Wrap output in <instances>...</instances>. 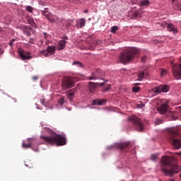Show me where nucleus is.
I'll return each mask as SVG.
<instances>
[{"instance_id":"obj_23","label":"nucleus","mask_w":181,"mask_h":181,"mask_svg":"<svg viewBox=\"0 0 181 181\" xmlns=\"http://www.w3.org/2000/svg\"><path fill=\"white\" fill-rule=\"evenodd\" d=\"M107 110L110 111V112H119L118 107H107Z\"/></svg>"},{"instance_id":"obj_33","label":"nucleus","mask_w":181,"mask_h":181,"mask_svg":"<svg viewBox=\"0 0 181 181\" xmlns=\"http://www.w3.org/2000/svg\"><path fill=\"white\" fill-rule=\"evenodd\" d=\"M156 124L157 125H159V124H163V120H162V119H157L156 120Z\"/></svg>"},{"instance_id":"obj_32","label":"nucleus","mask_w":181,"mask_h":181,"mask_svg":"<svg viewBox=\"0 0 181 181\" xmlns=\"http://www.w3.org/2000/svg\"><path fill=\"white\" fill-rule=\"evenodd\" d=\"M20 29H22L23 33H26L28 31V27L26 25H24L23 27H20Z\"/></svg>"},{"instance_id":"obj_4","label":"nucleus","mask_w":181,"mask_h":181,"mask_svg":"<svg viewBox=\"0 0 181 181\" xmlns=\"http://www.w3.org/2000/svg\"><path fill=\"white\" fill-rule=\"evenodd\" d=\"M128 120L134 124L137 131L140 132L144 131V122L138 117L133 115L129 117Z\"/></svg>"},{"instance_id":"obj_29","label":"nucleus","mask_w":181,"mask_h":181,"mask_svg":"<svg viewBox=\"0 0 181 181\" xmlns=\"http://www.w3.org/2000/svg\"><path fill=\"white\" fill-rule=\"evenodd\" d=\"M73 64L77 66L78 67H83V64L80 62H74Z\"/></svg>"},{"instance_id":"obj_17","label":"nucleus","mask_w":181,"mask_h":181,"mask_svg":"<svg viewBox=\"0 0 181 181\" xmlns=\"http://www.w3.org/2000/svg\"><path fill=\"white\" fill-rule=\"evenodd\" d=\"M151 4V1L149 0H141L139 2V6L142 8V6H148Z\"/></svg>"},{"instance_id":"obj_22","label":"nucleus","mask_w":181,"mask_h":181,"mask_svg":"<svg viewBox=\"0 0 181 181\" xmlns=\"http://www.w3.org/2000/svg\"><path fill=\"white\" fill-rule=\"evenodd\" d=\"M144 77H145V72H140L138 74V81H142L144 80Z\"/></svg>"},{"instance_id":"obj_3","label":"nucleus","mask_w":181,"mask_h":181,"mask_svg":"<svg viewBox=\"0 0 181 181\" xmlns=\"http://www.w3.org/2000/svg\"><path fill=\"white\" fill-rule=\"evenodd\" d=\"M139 53V49L136 48H129L124 49L120 54L119 59L122 63L125 64V63H129L132 60L135 59L136 54Z\"/></svg>"},{"instance_id":"obj_12","label":"nucleus","mask_w":181,"mask_h":181,"mask_svg":"<svg viewBox=\"0 0 181 181\" xmlns=\"http://www.w3.org/2000/svg\"><path fill=\"white\" fill-rule=\"evenodd\" d=\"M107 103V100L105 99H96L93 100L92 102V105H104Z\"/></svg>"},{"instance_id":"obj_2","label":"nucleus","mask_w":181,"mask_h":181,"mask_svg":"<svg viewBox=\"0 0 181 181\" xmlns=\"http://www.w3.org/2000/svg\"><path fill=\"white\" fill-rule=\"evenodd\" d=\"M40 138L45 143L49 145H57V146H63L66 145V138L60 134L52 133L49 136L42 135Z\"/></svg>"},{"instance_id":"obj_43","label":"nucleus","mask_w":181,"mask_h":181,"mask_svg":"<svg viewBox=\"0 0 181 181\" xmlns=\"http://www.w3.org/2000/svg\"><path fill=\"white\" fill-rule=\"evenodd\" d=\"M25 33H26L27 36H30V33H29V31Z\"/></svg>"},{"instance_id":"obj_40","label":"nucleus","mask_w":181,"mask_h":181,"mask_svg":"<svg viewBox=\"0 0 181 181\" xmlns=\"http://www.w3.org/2000/svg\"><path fill=\"white\" fill-rule=\"evenodd\" d=\"M4 54V49H2V47L0 46V57Z\"/></svg>"},{"instance_id":"obj_48","label":"nucleus","mask_w":181,"mask_h":181,"mask_svg":"<svg viewBox=\"0 0 181 181\" xmlns=\"http://www.w3.org/2000/svg\"><path fill=\"white\" fill-rule=\"evenodd\" d=\"M1 32H2V29H1V28H0V33H1Z\"/></svg>"},{"instance_id":"obj_19","label":"nucleus","mask_w":181,"mask_h":181,"mask_svg":"<svg viewBox=\"0 0 181 181\" xmlns=\"http://www.w3.org/2000/svg\"><path fill=\"white\" fill-rule=\"evenodd\" d=\"M88 80H98V74L96 72H93L90 76L88 77Z\"/></svg>"},{"instance_id":"obj_27","label":"nucleus","mask_w":181,"mask_h":181,"mask_svg":"<svg viewBox=\"0 0 181 181\" xmlns=\"http://www.w3.org/2000/svg\"><path fill=\"white\" fill-rule=\"evenodd\" d=\"M40 103L42 105H45V107H46L47 105V103H46V98H41L40 99Z\"/></svg>"},{"instance_id":"obj_21","label":"nucleus","mask_w":181,"mask_h":181,"mask_svg":"<svg viewBox=\"0 0 181 181\" xmlns=\"http://www.w3.org/2000/svg\"><path fill=\"white\" fill-rule=\"evenodd\" d=\"M67 99L69 101H73V99L74 98V92H70L68 94H66Z\"/></svg>"},{"instance_id":"obj_5","label":"nucleus","mask_w":181,"mask_h":181,"mask_svg":"<svg viewBox=\"0 0 181 181\" xmlns=\"http://www.w3.org/2000/svg\"><path fill=\"white\" fill-rule=\"evenodd\" d=\"M161 105L157 107V111L160 114H166L170 112V107L169 106V100L165 99H160Z\"/></svg>"},{"instance_id":"obj_36","label":"nucleus","mask_w":181,"mask_h":181,"mask_svg":"<svg viewBox=\"0 0 181 181\" xmlns=\"http://www.w3.org/2000/svg\"><path fill=\"white\" fill-rule=\"evenodd\" d=\"M156 158H158V156H156V154L151 155V160H156Z\"/></svg>"},{"instance_id":"obj_16","label":"nucleus","mask_w":181,"mask_h":181,"mask_svg":"<svg viewBox=\"0 0 181 181\" xmlns=\"http://www.w3.org/2000/svg\"><path fill=\"white\" fill-rule=\"evenodd\" d=\"M58 50H63L66 47V40H62L58 42Z\"/></svg>"},{"instance_id":"obj_44","label":"nucleus","mask_w":181,"mask_h":181,"mask_svg":"<svg viewBox=\"0 0 181 181\" xmlns=\"http://www.w3.org/2000/svg\"><path fill=\"white\" fill-rule=\"evenodd\" d=\"M67 37H64V40H67Z\"/></svg>"},{"instance_id":"obj_13","label":"nucleus","mask_w":181,"mask_h":181,"mask_svg":"<svg viewBox=\"0 0 181 181\" xmlns=\"http://www.w3.org/2000/svg\"><path fill=\"white\" fill-rule=\"evenodd\" d=\"M167 29L169 32H173L174 33H177V28L175 26V25L170 23L167 26Z\"/></svg>"},{"instance_id":"obj_49","label":"nucleus","mask_w":181,"mask_h":181,"mask_svg":"<svg viewBox=\"0 0 181 181\" xmlns=\"http://www.w3.org/2000/svg\"><path fill=\"white\" fill-rule=\"evenodd\" d=\"M30 43H33V42H32V41H30Z\"/></svg>"},{"instance_id":"obj_1","label":"nucleus","mask_w":181,"mask_h":181,"mask_svg":"<svg viewBox=\"0 0 181 181\" xmlns=\"http://www.w3.org/2000/svg\"><path fill=\"white\" fill-rule=\"evenodd\" d=\"M175 158L170 156H163L161 159L160 170L165 176L172 177L173 175L181 171V167L173 164Z\"/></svg>"},{"instance_id":"obj_25","label":"nucleus","mask_w":181,"mask_h":181,"mask_svg":"<svg viewBox=\"0 0 181 181\" xmlns=\"http://www.w3.org/2000/svg\"><path fill=\"white\" fill-rule=\"evenodd\" d=\"M111 88V85H107L105 87H103L102 89L103 93H108Z\"/></svg>"},{"instance_id":"obj_20","label":"nucleus","mask_w":181,"mask_h":181,"mask_svg":"<svg viewBox=\"0 0 181 181\" xmlns=\"http://www.w3.org/2000/svg\"><path fill=\"white\" fill-rule=\"evenodd\" d=\"M28 144L25 143L22 144L23 148H24L25 149H28V148H30L32 146V139H28Z\"/></svg>"},{"instance_id":"obj_11","label":"nucleus","mask_w":181,"mask_h":181,"mask_svg":"<svg viewBox=\"0 0 181 181\" xmlns=\"http://www.w3.org/2000/svg\"><path fill=\"white\" fill-rule=\"evenodd\" d=\"M171 141L173 143V145L175 149H180L181 148V141L177 139H174L175 135H176V132L171 133Z\"/></svg>"},{"instance_id":"obj_42","label":"nucleus","mask_w":181,"mask_h":181,"mask_svg":"<svg viewBox=\"0 0 181 181\" xmlns=\"http://www.w3.org/2000/svg\"><path fill=\"white\" fill-rule=\"evenodd\" d=\"M67 24H66V26H70V23H71V21H67Z\"/></svg>"},{"instance_id":"obj_18","label":"nucleus","mask_w":181,"mask_h":181,"mask_svg":"<svg viewBox=\"0 0 181 181\" xmlns=\"http://www.w3.org/2000/svg\"><path fill=\"white\" fill-rule=\"evenodd\" d=\"M47 50L48 52V54H50V56H52V54H54V52H56V47L48 46Z\"/></svg>"},{"instance_id":"obj_34","label":"nucleus","mask_w":181,"mask_h":181,"mask_svg":"<svg viewBox=\"0 0 181 181\" xmlns=\"http://www.w3.org/2000/svg\"><path fill=\"white\" fill-rule=\"evenodd\" d=\"M170 117L171 118V121H176V119H177V117H176L175 115H170Z\"/></svg>"},{"instance_id":"obj_30","label":"nucleus","mask_w":181,"mask_h":181,"mask_svg":"<svg viewBox=\"0 0 181 181\" xmlns=\"http://www.w3.org/2000/svg\"><path fill=\"white\" fill-rule=\"evenodd\" d=\"M26 11H28V12H30V13H32V12L33 11V8L30 6H27L25 7Z\"/></svg>"},{"instance_id":"obj_15","label":"nucleus","mask_w":181,"mask_h":181,"mask_svg":"<svg viewBox=\"0 0 181 181\" xmlns=\"http://www.w3.org/2000/svg\"><path fill=\"white\" fill-rule=\"evenodd\" d=\"M118 148L121 149V151H124V149H128L129 148V143H121L118 144Z\"/></svg>"},{"instance_id":"obj_41","label":"nucleus","mask_w":181,"mask_h":181,"mask_svg":"<svg viewBox=\"0 0 181 181\" xmlns=\"http://www.w3.org/2000/svg\"><path fill=\"white\" fill-rule=\"evenodd\" d=\"M37 78H39V76H33V80H34V81L37 80Z\"/></svg>"},{"instance_id":"obj_47","label":"nucleus","mask_w":181,"mask_h":181,"mask_svg":"<svg viewBox=\"0 0 181 181\" xmlns=\"http://www.w3.org/2000/svg\"><path fill=\"white\" fill-rule=\"evenodd\" d=\"M141 83H135L136 86H139Z\"/></svg>"},{"instance_id":"obj_26","label":"nucleus","mask_w":181,"mask_h":181,"mask_svg":"<svg viewBox=\"0 0 181 181\" xmlns=\"http://www.w3.org/2000/svg\"><path fill=\"white\" fill-rule=\"evenodd\" d=\"M64 103H66V99L64 98H62L58 100V103L59 104V105H64Z\"/></svg>"},{"instance_id":"obj_28","label":"nucleus","mask_w":181,"mask_h":181,"mask_svg":"<svg viewBox=\"0 0 181 181\" xmlns=\"http://www.w3.org/2000/svg\"><path fill=\"white\" fill-rule=\"evenodd\" d=\"M140 90H141V88L138 86H134L132 88L133 93H138V91H139Z\"/></svg>"},{"instance_id":"obj_7","label":"nucleus","mask_w":181,"mask_h":181,"mask_svg":"<svg viewBox=\"0 0 181 181\" xmlns=\"http://www.w3.org/2000/svg\"><path fill=\"white\" fill-rule=\"evenodd\" d=\"M75 83L76 78L65 77L62 81V87L64 88H71V87H74Z\"/></svg>"},{"instance_id":"obj_31","label":"nucleus","mask_w":181,"mask_h":181,"mask_svg":"<svg viewBox=\"0 0 181 181\" xmlns=\"http://www.w3.org/2000/svg\"><path fill=\"white\" fill-rule=\"evenodd\" d=\"M118 30V27L117 26H113L111 28V32L112 33H115Z\"/></svg>"},{"instance_id":"obj_10","label":"nucleus","mask_w":181,"mask_h":181,"mask_svg":"<svg viewBox=\"0 0 181 181\" xmlns=\"http://www.w3.org/2000/svg\"><path fill=\"white\" fill-rule=\"evenodd\" d=\"M169 86L160 85L154 88L155 94H159L160 93H168L169 91Z\"/></svg>"},{"instance_id":"obj_37","label":"nucleus","mask_w":181,"mask_h":181,"mask_svg":"<svg viewBox=\"0 0 181 181\" xmlns=\"http://www.w3.org/2000/svg\"><path fill=\"white\" fill-rule=\"evenodd\" d=\"M16 41L15 39H12L10 42H9V45L11 46V47H12V46H13V43Z\"/></svg>"},{"instance_id":"obj_39","label":"nucleus","mask_w":181,"mask_h":181,"mask_svg":"<svg viewBox=\"0 0 181 181\" xmlns=\"http://www.w3.org/2000/svg\"><path fill=\"white\" fill-rule=\"evenodd\" d=\"M141 62H142L143 63H145V62H146V56H144V57H143L141 58Z\"/></svg>"},{"instance_id":"obj_45","label":"nucleus","mask_w":181,"mask_h":181,"mask_svg":"<svg viewBox=\"0 0 181 181\" xmlns=\"http://www.w3.org/2000/svg\"><path fill=\"white\" fill-rule=\"evenodd\" d=\"M88 12V10H85V11H84V13H87Z\"/></svg>"},{"instance_id":"obj_14","label":"nucleus","mask_w":181,"mask_h":181,"mask_svg":"<svg viewBox=\"0 0 181 181\" xmlns=\"http://www.w3.org/2000/svg\"><path fill=\"white\" fill-rule=\"evenodd\" d=\"M86 26V20L84 18H81L79 21H77L76 27L80 29Z\"/></svg>"},{"instance_id":"obj_35","label":"nucleus","mask_w":181,"mask_h":181,"mask_svg":"<svg viewBox=\"0 0 181 181\" xmlns=\"http://www.w3.org/2000/svg\"><path fill=\"white\" fill-rule=\"evenodd\" d=\"M136 106L138 107V108H144V107H145V105L141 103L137 104Z\"/></svg>"},{"instance_id":"obj_46","label":"nucleus","mask_w":181,"mask_h":181,"mask_svg":"<svg viewBox=\"0 0 181 181\" xmlns=\"http://www.w3.org/2000/svg\"><path fill=\"white\" fill-rule=\"evenodd\" d=\"M176 0H172V4H173Z\"/></svg>"},{"instance_id":"obj_38","label":"nucleus","mask_w":181,"mask_h":181,"mask_svg":"<svg viewBox=\"0 0 181 181\" xmlns=\"http://www.w3.org/2000/svg\"><path fill=\"white\" fill-rule=\"evenodd\" d=\"M166 73H167L166 70L163 69L161 71V76H166Z\"/></svg>"},{"instance_id":"obj_8","label":"nucleus","mask_w":181,"mask_h":181,"mask_svg":"<svg viewBox=\"0 0 181 181\" xmlns=\"http://www.w3.org/2000/svg\"><path fill=\"white\" fill-rule=\"evenodd\" d=\"M18 52L22 60H30V59H32V56H30V52H25V50H23V49L22 48H18Z\"/></svg>"},{"instance_id":"obj_6","label":"nucleus","mask_w":181,"mask_h":181,"mask_svg":"<svg viewBox=\"0 0 181 181\" xmlns=\"http://www.w3.org/2000/svg\"><path fill=\"white\" fill-rule=\"evenodd\" d=\"M42 14L43 16H45V18H47V19L49 21V22H51V23H59V22H60V18H59L57 16L47 13V8L42 11Z\"/></svg>"},{"instance_id":"obj_24","label":"nucleus","mask_w":181,"mask_h":181,"mask_svg":"<svg viewBox=\"0 0 181 181\" xmlns=\"http://www.w3.org/2000/svg\"><path fill=\"white\" fill-rule=\"evenodd\" d=\"M40 52L41 53V54H42V56H45V57H49V56H50V54H49L47 49H43L40 51Z\"/></svg>"},{"instance_id":"obj_9","label":"nucleus","mask_w":181,"mask_h":181,"mask_svg":"<svg viewBox=\"0 0 181 181\" xmlns=\"http://www.w3.org/2000/svg\"><path fill=\"white\" fill-rule=\"evenodd\" d=\"M107 81L103 82V83H94V82H89L88 83V90L90 91V93H94V91H95V89L97 88V87H98V86H100V87H103V86H105V83H107Z\"/></svg>"}]
</instances>
